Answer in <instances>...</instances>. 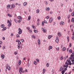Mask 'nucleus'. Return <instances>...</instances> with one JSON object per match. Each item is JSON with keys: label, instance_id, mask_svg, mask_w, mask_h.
<instances>
[{"label": "nucleus", "instance_id": "1", "mask_svg": "<svg viewBox=\"0 0 74 74\" xmlns=\"http://www.w3.org/2000/svg\"><path fill=\"white\" fill-rule=\"evenodd\" d=\"M22 71H23V69H22V67H20L19 69V72L20 73H22Z\"/></svg>", "mask_w": 74, "mask_h": 74}, {"label": "nucleus", "instance_id": "2", "mask_svg": "<svg viewBox=\"0 0 74 74\" xmlns=\"http://www.w3.org/2000/svg\"><path fill=\"white\" fill-rule=\"evenodd\" d=\"M10 68H11L10 66H9L8 65L7 66H6V69H8L9 71L10 70Z\"/></svg>", "mask_w": 74, "mask_h": 74}, {"label": "nucleus", "instance_id": "3", "mask_svg": "<svg viewBox=\"0 0 74 74\" xmlns=\"http://www.w3.org/2000/svg\"><path fill=\"white\" fill-rule=\"evenodd\" d=\"M52 21H53V20H52V17H51L50 18V20H49V22H50V23H51V22H52Z\"/></svg>", "mask_w": 74, "mask_h": 74}, {"label": "nucleus", "instance_id": "4", "mask_svg": "<svg viewBox=\"0 0 74 74\" xmlns=\"http://www.w3.org/2000/svg\"><path fill=\"white\" fill-rule=\"evenodd\" d=\"M1 58H2V59H4V55L3 54L1 55Z\"/></svg>", "mask_w": 74, "mask_h": 74}, {"label": "nucleus", "instance_id": "5", "mask_svg": "<svg viewBox=\"0 0 74 74\" xmlns=\"http://www.w3.org/2000/svg\"><path fill=\"white\" fill-rule=\"evenodd\" d=\"M38 45H40V40L38 39Z\"/></svg>", "mask_w": 74, "mask_h": 74}, {"label": "nucleus", "instance_id": "6", "mask_svg": "<svg viewBox=\"0 0 74 74\" xmlns=\"http://www.w3.org/2000/svg\"><path fill=\"white\" fill-rule=\"evenodd\" d=\"M11 7H12L13 8H15V5L13 4L11 5Z\"/></svg>", "mask_w": 74, "mask_h": 74}, {"label": "nucleus", "instance_id": "7", "mask_svg": "<svg viewBox=\"0 0 74 74\" xmlns=\"http://www.w3.org/2000/svg\"><path fill=\"white\" fill-rule=\"evenodd\" d=\"M7 29V28L6 27H4L2 29L3 31H4Z\"/></svg>", "mask_w": 74, "mask_h": 74}, {"label": "nucleus", "instance_id": "8", "mask_svg": "<svg viewBox=\"0 0 74 74\" xmlns=\"http://www.w3.org/2000/svg\"><path fill=\"white\" fill-rule=\"evenodd\" d=\"M52 37V35H49V36H48V39H50L51 37Z\"/></svg>", "mask_w": 74, "mask_h": 74}, {"label": "nucleus", "instance_id": "9", "mask_svg": "<svg viewBox=\"0 0 74 74\" xmlns=\"http://www.w3.org/2000/svg\"><path fill=\"white\" fill-rule=\"evenodd\" d=\"M18 45H21V42L19 40H18Z\"/></svg>", "mask_w": 74, "mask_h": 74}, {"label": "nucleus", "instance_id": "10", "mask_svg": "<svg viewBox=\"0 0 74 74\" xmlns=\"http://www.w3.org/2000/svg\"><path fill=\"white\" fill-rule=\"evenodd\" d=\"M60 24L61 25H64V22L63 21L61 22H60Z\"/></svg>", "mask_w": 74, "mask_h": 74}, {"label": "nucleus", "instance_id": "11", "mask_svg": "<svg viewBox=\"0 0 74 74\" xmlns=\"http://www.w3.org/2000/svg\"><path fill=\"white\" fill-rule=\"evenodd\" d=\"M34 33H37L38 32V31L36 30H34Z\"/></svg>", "mask_w": 74, "mask_h": 74}, {"label": "nucleus", "instance_id": "12", "mask_svg": "<svg viewBox=\"0 0 74 74\" xmlns=\"http://www.w3.org/2000/svg\"><path fill=\"white\" fill-rule=\"evenodd\" d=\"M42 26H44V22L42 21Z\"/></svg>", "mask_w": 74, "mask_h": 74}, {"label": "nucleus", "instance_id": "13", "mask_svg": "<svg viewBox=\"0 0 74 74\" xmlns=\"http://www.w3.org/2000/svg\"><path fill=\"white\" fill-rule=\"evenodd\" d=\"M58 36L60 37V36H61V33H60V32H58Z\"/></svg>", "mask_w": 74, "mask_h": 74}, {"label": "nucleus", "instance_id": "14", "mask_svg": "<svg viewBox=\"0 0 74 74\" xmlns=\"http://www.w3.org/2000/svg\"><path fill=\"white\" fill-rule=\"evenodd\" d=\"M19 32H22V31L21 30V29L20 28H19L18 29Z\"/></svg>", "mask_w": 74, "mask_h": 74}, {"label": "nucleus", "instance_id": "15", "mask_svg": "<svg viewBox=\"0 0 74 74\" xmlns=\"http://www.w3.org/2000/svg\"><path fill=\"white\" fill-rule=\"evenodd\" d=\"M66 72V71H65L64 70H63V71H62L61 73L62 74H64V73Z\"/></svg>", "mask_w": 74, "mask_h": 74}, {"label": "nucleus", "instance_id": "16", "mask_svg": "<svg viewBox=\"0 0 74 74\" xmlns=\"http://www.w3.org/2000/svg\"><path fill=\"white\" fill-rule=\"evenodd\" d=\"M27 2H25L23 3V5L24 6H25L26 5H27Z\"/></svg>", "mask_w": 74, "mask_h": 74}, {"label": "nucleus", "instance_id": "17", "mask_svg": "<svg viewBox=\"0 0 74 74\" xmlns=\"http://www.w3.org/2000/svg\"><path fill=\"white\" fill-rule=\"evenodd\" d=\"M74 18H72L71 20V22H74Z\"/></svg>", "mask_w": 74, "mask_h": 74}, {"label": "nucleus", "instance_id": "18", "mask_svg": "<svg viewBox=\"0 0 74 74\" xmlns=\"http://www.w3.org/2000/svg\"><path fill=\"white\" fill-rule=\"evenodd\" d=\"M18 18L19 19H22V17H21V16H19L18 17Z\"/></svg>", "mask_w": 74, "mask_h": 74}, {"label": "nucleus", "instance_id": "19", "mask_svg": "<svg viewBox=\"0 0 74 74\" xmlns=\"http://www.w3.org/2000/svg\"><path fill=\"white\" fill-rule=\"evenodd\" d=\"M71 15L72 16H74V11L72 13Z\"/></svg>", "mask_w": 74, "mask_h": 74}, {"label": "nucleus", "instance_id": "20", "mask_svg": "<svg viewBox=\"0 0 74 74\" xmlns=\"http://www.w3.org/2000/svg\"><path fill=\"white\" fill-rule=\"evenodd\" d=\"M1 27L2 28H3V27H4V24H2L1 25Z\"/></svg>", "mask_w": 74, "mask_h": 74}, {"label": "nucleus", "instance_id": "21", "mask_svg": "<svg viewBox=\"0 0 74 74\" xmlns=\"http://www.w3.org/2000/svg\"><path fill=\"white\" fill-rule=\"evenodd\" d=\"M18 64L19 65H21V60H19L18 61Z\"/></svg>", "mask_w": 74, "mask_h": 74}, {"label": "nucleus", "instance_id": "22", "mask_svg": "<svg viewBox=\"0 0 74 74\" xmlns=\"http://www.w3.org/2000/svg\"><path fill=\"white\" fill-rule=\"evenodd\" d=\"M46 10L47 11H49L50 10L49 8H46Z\"/></svg>", "mask_w": 74, "mask_h": 74}, {"label": "nucleus", "instance_id": "23", "mask_svg": "<svg viewBox=\"0 0 74 74\" xmlns=\"http://www.w3.org/2000/svg\"><path fill=\"white\" fill-rule=\"evenodd\" d=\"M11 25H12V24H11V23H10L8 24V26L9 27H10V26H11Z\"/></svg>", "mask_w": 74, "mask_h": 74}, {"label": "nucleus", "instance_id": "24", "mask_svg": "<svg viewBox=\"0 0 74 74\" xmlns=\"http://www.w3.org/2000/svg\"><path fill=\"white\" fill-rule=\"evenodd\" d=\"M32 27L34 29H36V27L34 26V25H32Z\"/></svg>", "mask_w": 74, "mask_h": 74}, {"label": "nucleus", "instance_id": "25", "mask_svg": "<svg viewBox=\"0 0 74 74\" xmlns=\"http://www.w3.org/2000/svg\"><path fill=\"white\" fill-rule=\"evenodd\" d=\"M36 61H37V62L38 63V62H40V60L38 59V58H37L36 59Z\"/></svg>", "mask_w": 74, "mask_h": 74}, {"label": "nucleus", "instance_id": "26", "mask_svg": "<svg viewBox=\"0 0 74 74\" xmlns=\"http://www.w3.org/2000/svg\"><path fill=\"white\" fill-rule=\"evenodd\" d=\"M31 18V17H30V16H29L28 17V19L29 21H30V19Z\"/></svg>", "mask_w": 74, "mask_h": 74}, {"label": "nucleus", "instance_id": "27", "mask_svg": "<svg viewBox=\"0 0 74 74\" xmlns=\"http://www.w3.org/2000/svg\"><path fill=\"white\" fill-rule=\"evenodd\" d=\"M60 60H62V59H63V56H61V57L60 58Z\"/></svg>", "mask_w": 74, "mask_h": 74}, {"label": "nucleus", "instance_id": "28", "mask_svg": "<svg viewBox=\"0 0 74 74\" xmlns=\"http://www.w3.org/2000/svg\"><path fill=\"white\" fill-rule=\"evenodd\" d=\"M34 64H35V65H37V62H36V61H34Z\"/></svg>", "mask_w": 74, "mask_h": 74}, {"label": "nucleus", "instance_id": "29", "mask_svg": "<svg viewBox=\"0 0 74 74\" xmlns=\"http://www.w3.org/2000/svg\"><path fill=\"white\" fill-rule=\"evenodd\" d=\"M10 5H8L7 7V8L8 9L9 8H10Z\"/></svg>", "mask_w": 74, "mask_h": 74}, {"label": "nucleus", "instance_id": "30", "mask_svg": "<svg viewBox=\"0 0 74 74\" xmlns=\"http://www.w3.org/2000/svg\"><path fill=\"white\" fill-rule=\"evenodd\" d=\"M69 52H70L71 53H72V52H73V51H72V50L70 49L69 50Z\"/></svg>", "mask_w": 74, "mask_h": 74}, {"label": "nucleus", "instance_id": "31", "mask_svg": "<svg viewBox=\"0 0 74 74\" xmlns=\"http://www.w3.org/2000/svg\"><path fill=\"white\" fill-rule=\"evenodd\" d=\"M39 10L38 9L36 11V13H39Z\"/></svg>", "mask_w": 74, "mask_h": 74}, {"label": "nucleus", "instance_id": "32", "mask_svg": "<svg viewBox=\"0 0 74 74\" xmlns=\"http://www.w3.org/2000/svg\"><path fill=\"white\" fill-rule=\"evenodd\" d=\"M65 50H66V49H65V47H63L62 51H65Z\"/></svg>", "mask_w": 74, "mask_h": 74}, {"label": "nucleus", "instance_id": "33", "mask_svg": "<svg viewBox=\"0 0 74 74\" xmlns=\"http://www.w3.org/2000/svg\"><path fill=\"white\" fill-rule=\"evenodd\" d=\"M55 41L56 42H59V39H56L55 40Z\"/></svg>", "mask_w": 74, "mask_h": 74}, {"label": "nucleus", "instance_id": "34", "mask_svg": "<svg viewBox=\"0 0 74 74\" xmlns=\"http://www.w3.org/2000/svg\"><path fill=\"white\" fill-rule=\"evenodd\" d=\"M20 45H17V47H18L17 48L18 49H19L20 48Z\"/></svg>", "mask_w": 74, "mask_h": 74}, {"label": "nucleus", "instance_id": "35", "mask_svg": "<svg viewBox=\"0 0 74 74\" xmlns=\"http://www.w3.org/2000/svg\"><path fill=\"white\" fill-rule=\"evenodd\" d=\"M67 38L68 40V41H70V40L69 39V36L67 37Z\"/></svg>", "mask_w": 74, "mask_h": 74}, {"label": "nucleus", "instance_id": "36", "mask_svg": "<svg viewBox=\"0 0 74 74\" xmlns=\"http://www.w3.org/2000/svg\"><path fill=\"white\" fill-rule=\"evenodd\" d=\"M22 33V32H18V34H21V33Z\"/></svg>", "mask_w": 74, "mask_h": 74}, {"label": "nucleus", "instance_id": "37", "mask_svg": "<svg viewBox=\"0 0 74 74\" xmlns=\"http://www.w3.org/2000/svg\"><path fill=\"white\" fill-rule=\"evenodd\" d=\"M14 21L16 22V23H17L18 21H16V19H14Z\"/></svg>", "mask_w": 74, "mask_h": 74}, {"label": "nucleus", "instance_id": "38", "mask_svg": "<svg viewBox=\"0 0 74 74\" xmlns=\"http://www.w3.org/2000/svg\"><path fill=\"white\" fill-rule=\"evenodd\" d=\"M60 71H62V67H60Z\"/></svg>", "mask_w": 74, "mask_h": 74}, {"label": "nucleus", "instance_id": "39", "mask_svg": "<svg viewBox=\"0 0 74 74\" xmlns=\"http://www.w3.org/2000/svg\"><path fill=\"white\" fill-rule=\"evenodd\" d=\"M69 47H71V43H70L69 45Z\"/></svg>", "mask_w": 74, "mask_h": 74}, {"label": "nucleus", "instance_id": "40", "mask_svg": "<svg viewBox=\"0 0 74 74\" xmlns=\"http://www.w3.org/2000/svg\"><path fill=\"white\" fill-rule=\"evenodd\" d=\"M47 67H49V63H47Z\"/></svg>", "mask_w": 74, "mask_h": 74}, {"label": "nucleus", "instance_id": "41", "mask_svg": "<svg viewBox=\"0 0 74 74\" xmlns=\"http://www.w3.org/2000/svg\"><path fill=\"white\" fill-rule=\"evenodd\" d=\"M46 19H48L49 18V17L48 16H47L46 17Z\"/></svg>", "mask_w": 74, "mask_h": 74}, {"label": "nucleus", "instance_id": "42", "mask_svg": "<svg viewBox=\"0 0 74 74\" xmlns=\"http://www.w3.org/2000/svg\"><path fill=\"white\" fill-rule=\"evenodd\" d=\"M67 70V68H65L64 69V71H66V70Z\"/></svg>", "mask_w": 74, "mask_h": 74}, {"label": "nucleus", "instance_id": "43", "mask_svg": "<svg viewBox=\"0 0 74 74\" xmlns=\"http://www.w3.org/2000/svg\"><path fill=\"white\" fill-rule=\"evenodd\" d=\"M32 37H33V38H36V37L33 35L32 36Z\"/></svg>", "mask_w": 74, "mask_h": 74}, {"label": "nucleus", "instance_id": "44", "mask_svg": "<svg viewBox=\"0 0 74 74\" xmlns=\"http://www.w3.org/2000/svg\"><path fill=\"white\" fill-rule=\"evenodd\" d=\"M72 59V57H70L69 58V60H70V59H71H71Z\"/></svg>", "mask_w": 74, "mask_h": 74}, {"label": "nucleus", "instance_id": "45", "mask_svg": "<svg viewBox=\"0 0 74 74\" xmlns=\"http://www.w3.org/2000/svg\"><path fill=\"white\" fill-rule=\"evenodd\" d=\"M27 29L28 30H30V28H29V27H27Z\"/></svg>", "mask_w": 74, "mask_h": 74}, {"label": "nucleus", "instance_id": "46", "mask_svg": "<svg viewBox=\"0 0 74 74\" xmlns=\"http://www.w3.org/2000/svg\"><path fill=\"white\" fill-rule=\"evenodd\" d=\"M10 23V21L9 20H8L7 21V23Z\"/></svg>", "mask_w": 74, "mask_h": 74}, {"label": "nucleus", "instance_id": "47", "mask_svg": "<svg viewBox=\"0 0 74 74\" xmlns=\"http://www.w3.org/2000/svg\"><path fill=\"white\" fill-rule=\"evenodd\" d=\"M49 48L50 49H52V46H49Z\"/></svg>", "mask_w": 74, "mask_h": 74}, {"label": "nucleus", "instance_id": "48", "mask_svg": "<svg viewBox=\"0 0 74 74\" xmlns=\"http://www.w3.org/2000/svg\"><path fill=\"white\" fill-rule=\"evenodd\" d=\"M16 37H19V34H17L16 35Z\"/></svg>", "mask_w": 74, "mask_h": 74}, {"label": "nucleus", "instance_id": "49", "mask_svg": "<svg viewBox=\"0 0 74 74\" xmlns=\"http://www.w3.org/2000/svg\"><path fill=\"white\" fill-rule=\"evenodd\" d=\"M70 17V15H69L68 16V19H69V18Z\"/></svg>", "mask_w": 74, "mask_h": 74}, {"label": "nucleus", "instance_id": "50", "mask_svg": "<svg viewBox=\"0 0 74 74\" xmlns=\"http://www.w3.org/2000/svg\"><path fill=\"white\" fill-rule=\"evenodd\" d=\"M3 49H5V46H3V48H2Z\"/></svg>", "mask_w": 74, "mask_h": 74}, {"label": "nucleus", "instance_id": "51", "mask_svg": "<svg viewBox=\"0 0 74 74\" xmlns=\"http://www.w3.org/2000/svg\"><path fill=\"white\" fill-rule=\"evenodd\" d=\"M56 49L57 51H59V47H58L56 48Z\"/></svg>", "mask_w": 74, "mask_h": 74}, {"label": "nucleus", "instance_id": "52", "mask_svg": "<svg viewBox=\"0 0 74 74\" xmlns=\"http://www.w3.org/2000/svg\"><path fill=\"white\" fill-rule=\"evenodd\" d=\"M65 67L66 68H67V67H68V65H65Z\"/></svg>", "mask_w": 74, "mask_h": 74}, {"label": "nucleus", "instance_id": "53", "mask_svg": "<svg viewBox=\"0 0 74 74\" xmlns=\"http://www.w3.org/2000/svg\"><path fill=\"white\" fill-rule=\"evenodd\" d=\"M30 66V64H29V63H28L27 66L29 67Z\"/></svg>", "mask_w": 74, "mask_h": 74}, {"label": "nucleus", "instance_id": "54", "mask_svg": "<svg viewBox=\"0 0 74 74\" xmlns=\"http://www.w3.org/2000/svg\"><path fill=\"white\" fill-rule=\"evenodd\" d=\"M32 30H29V33H30L31 32H32Z\"/></svg>", "mask_w": 74, "mask_h": 74}, {"label": "nucleus", "instance_id": "55", "mask_svg": "<svg viewBox=\"0 0 74 74\" xmlns=\"http://www.w3.org/2000/svg\"><path fill=\"white\" fill-rule=\"evenodd\" d=\"M43 31L44 33H45V29H43Z\"/></svg>", "mask_w": 74, "mask_h": 74}, {"label": "nucleus", "instance_id": "56", "mask_svg": "<svg viewBox=\"0 0 74 74\" xmlns=\"http://www.w3.org/2000/svg\"><path fill=\"white\" fill-rule=\"evenodd\" d=\"M71 62H74V60H73V59L72 60H71Z\"/></svg>", "mask_w": 74, "mask_h": 74}, {"label": "nucleus", "instance_id": "57", "mask_svg": "<svg viewBox=\"0 0 74 74\" xmlns=\"http://www.w3.org/2000/svg\"><path fill=\"white\" fill-rule=\"evenodd\" d=\"M73 55H72V54L71 55V57H72V58L73 57Z\"/></svg>", "mask_w": 74, "mask_h": 74}, {"label": "nucleus", "instance_id": "58", "mask_svg": "<svg viewBox=\"0 0 74 74\" xmlns=\"http://www.w3.org/2000/svg\"><path fill=\"white\" fill-rule=\"evenodd\" d=\"M44 23H47V22L46 21H44Z\"/></svg>", "mask_w": 74, "mask_h": 74}, {"label": "nucleus", "instance_id": "59", "mask_svg": "<svg viewBox=\"0 0 74 74\" xmlns=\"http://www.w3.org/2000/svg\"><path fill=\"white\" fill-rule=\"evenodd\" d=\"M11 36H14L13 34L12 33L11 34Z\"/></svg>", "mask_w": 74, "mask_h": 74}, {"label": "nucleus", "instance_id": "60", "mask_svg": "<svg viewBox=\"0 0 74 74\" xmlns=\"http://www.w3.org/2000/svg\"><path fill=\"white\" fill-rule=\"evenodd\" d=\"M37 25L38 26H39V25H40V23L38 22L37 24Z\"/></svg>", "mask_w": 74, "mask_h": 74}, {"label": "nucleus", "instance_id": "61", "mask_svg": "<svg viewBox=\"0 0 74 74\" xmlns=\"http://www.w3.org/2000/svg\"><path fill=\"white\" fill-rule=\"evenodd\" d=\"M2 39L3 40H5V38H4V37H3Z\"/></svg>", "mask_w": 74, "mask_h": 74}, {"label": "nucleus", "instance_id": "62", "mask_svg": "<svg viewBox=\"0 0 74 74\" xmlns=\"http://www.w3.org/2000/svg\"><path fill=\"white\" fill-rule=\"evenodd\" d=\"M72 70L73 71H72L73 73H74V69H73Z\"/></svg>", "mask_w": 74, "mask_h": 74}, {"label": "nucleus", "instance_id": "63", "mask_svg": "<svg viewBox=\"0 0 74 74\" xmlns=\"http://www.w3.org/2000/svg\"><path fill=\"white\" fill-rule=\"evenodd\" d=\"M60 16H59L58 18V19H60Z\"/></svg>", "mask_w": 74, "mask_h": 74}, {"label": "nucleus", "instance_id": "64", "mask_svg": "<svg viewBox=\"0 0 74 74\" xmlns=\"http://www.w3.org/2000/svg\"><path fill=\"white\" fill-rule=\"evenodd\" d=\"M21 42H23L24 41H23V40L22 39H21Z\"/></svg>", "mask_w": 74, "mask_h": 74}]
</instances>
